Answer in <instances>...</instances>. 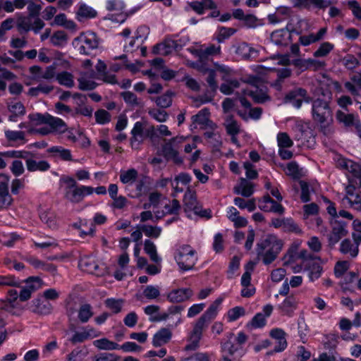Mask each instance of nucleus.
I'll list each match as a JSON object with an SVG mask.
<instances>
[{"mask_svg":"<svg viewBox=\"0 0 361 361\" xmlns=\"http://www.w3.org/2000/svg\"><path fill=\"white\" fill-rule=\"evenodd\" d=\"M283 246L282 240L275 235L269 234L257 243L256 252L259 258L262 257L263 263L268 265L277 258Z\"/></svg>","mask_w":361,"mask_h":361,"instance_id":"nucleus-1","label":"nucleus"},{"mask_svg":"<svg viewBox=\"0 0 361 361\" xmlns=\"http://www.w3.org/2000/svg\"><path fill=\"white\" fill-rule=\"evenodd\" d=\"M312 114L314 121L320 125L323 133L329 135L331 133L329 127L333 121V117L328 102L319 98L314 99Z\"/></svg>","mask_w":361,"mask_h":361,"instance_id":"nucleus-2","label":"nucleus"},{"mask_svg":"<svg viewBox=\"0 0 361 361\" xmlns=\"http://www.w3.org/2000/svg\"><path fill=\"white\" fill-rule=\"evenodd\" d=\"M63 182L66 185L64 188V198L71 203H79L85 195H91L94 192V188L90 186H78L76 180L72 177L63 178Z\"/></svg>","mask_w":361,"mask_h":361,"instance_id":"nucleus-3","label":"nucleus"},{"mask_svg":"<svg viewBox=\"0 0 361 361\" xmlns=\"http://www.w3.org/2000/svg\"><path fill=\"white\" fill-rule=\"evenodd\" d=\"M73 44L81 54L90 55L98 47L99 39L94 32H87L75 38Z\"/></svg>","mask_w":361,"mask_h":361,"instance_id":"nucleus-4","label":"nucleus"},{"mask_svg":"<svg viewBox=\"0 0 361 361\" xmlns=\"http://www.w3.org/2000/svg\"><path fill=\"white\" fill-rule=\"evenodd\" d=\"M195 253L189 245H183L177 250L175 259L181 270L188 271L193 268L197 262Z\"/></svg>","mask_w":361,"mask_h":361,"instance_id":"nucleus-5","label":"nucleus"},{"mask_svg":"<svg viewBox=\"0 0 361 361\" xmlns=\"http://www.w3.org/2000/svg\"><path fill=\"white\" fill-rule=\"evenodd\" d=\"M210 322L211 321L202 315L196 321L189 336L190 343L185 348L186 350H195L198 347L202 333Z\"/></svg>","mask_w":361,"mask_h":361,"instance_id":"nucleus-6","label":"nucleus"},{"mask_svg":"<svg viewBox=\"0 0 361 361\" xmlns=\"http://www.w3.org/2000/svg\"><path fill=\"white\" fill-rule=\"evenodd\" d=\"M34 17L27 16H23L19 14L17 18V28L19 32H27L32 30L35 34H37L44 26V23L39 18H36L32 23Z\"/></svg>","mask_w":361,"mask_h":361,"instance_id":"nucleus-7","label":"nucleus"},{"mask_svg":"<svg viewBox=\"0 0 361 361\" xmlns=\"http://www.w3.org/2000/svg\"><path fill=\"white\" fill-rule=\"evenodd\" d=\"M185 44V41L180 39L175 40L173 39H166L164 42L157 44L153 47V52L157 54L169 55L173 49L180 50Z\"/></svg>","mask_w":361,"mask_h":361,"instance_id":"nucleus-8","label":"nucleus"},{"mask_svg":"<svg viewBox=\"0 0 361 361\" xmlns=\"http://www.w3.org/2000/svg\"><path fill=\"white\" fill-rule=\"evenodd\" d=\"M293 32L299 34L295 29L288 25L286 29L274 31L271 35V40L276 45L287 46L292 41L291 34Z\"/></svg>","mask_w":361,"mask_h":361,"instance_id":"nucleus-9","label":"nucleus"},{"mask_svg":"<svg viewBox=\"0 0 361 361\" xmlns=\"http://www.w3.org/2000/svg\"><path fill=\"white\" fill-rule=\"evenodd\" d=\"M23 154V157L19 159L25 160L27 169L29 171L33 172L36 171H46L50 168L49 164L47 161H37L32 158V154L28 151L20 150Z\"/></svg>","mask_w":361,"mask_h":361,"instance_id":"nucleus-10","label":"nucleus"},{"mask_svg":"<svg viewBox=\"0 0 361 361\" xmlns=\"http://www.w3.org/2000/svg\"><path fill=\"white\" fill-rule=\"evenodd\" d=\"M332 231L329 235V243L331 245H334L341 238L346 235V224L337 219L331 221Z\"/></svg>","mask_w":361,"mask_h":361,"instance_id":"nucleus-11","label":"nucleus"},{"mask_svg":"<svg viewBox=\"0 0 361 361\" xmlns=\"http://www.w3.org/2000/svg\"><path fill=\"white\" fill-rule=\"evenodd\" d=\"M257 82V80H250L249 82L255 86V90H245L243 94L251 97L256 103L261 104L269 101L270 97L267 94V89L257 87L256 84Z\"/></svg>","mask_w":361,"mask_h":361,"instance_id":"nucleus-12","label":"nucleus"},{"mask_svg":"<svg viewBox=\"0 0 361 361\" xmlns=\"http://www.w3.org/2000/svg\"><path fill=\"white\" fill-rule=\"evenodd\" d=\"M183 206L185 212L192 211L196 214L201 212V207L199 206L195 192L191 191L189 188L184 195Z\"/></svg>","mask_w":361,"mask_h":361,"instance_id":"nucleus-13","label":"nucleus"},{"mask_svg":"<svg viewBox=\"0 0 361 361\" xmlns=\"http://www.w3.org/2000/svg\"><path fill=\"white\" fill-rule=\"evenodd\" d=\"M298 301L296 297L291 294L286 297L283 301L279 305L278 309L282 314L291 317L298 307Z\"/></svg>","mask_w":361,"mask_h":361,"instance_id":"nucleus-14","label":"nucleus"},{"mask_svg":"<svg viewBox=\"0 0 361 361\" xmlns=\"http://www.w3.org/2000/svg\"><path fill=\"white\" fill-rule=\"evenodd\" d=\"M193 295L190 288H179L171 290L167 295V299L173 303L183 302L189 300Z\"/></svg>","mask_w":361,"mask_h":361,"instance_id":"nucleus-15","label":"nucleus"},{"mask_svg":"<svg viewBox=\"0 0 361 361\" xmlns=\"http://www.w3.org/2000/svg\"><path fill=\"white\" fill-rule=\"evenodd\" d=\"M345 168L350 173L348 177L350 183H355L358 187L361 188V166L351 161H345Z\"/></svg>","mask_w":361,"mask_h":361,"instance_id":"nucleus-16","label":"nucleus"},{"mask_svg":"<svg viewBox=\"0 0 361 361\" xmlns=\"http://www.w3.org/2000/svg\"><path fill=\"white\" fill-rule=\"evenodd\" d=\"M173 334L169 328H161L152 338V345L157 348L167 344L171 340Z\"/></svg>","mask_w":361,"mask_h":361,"instance_id":"nucleus-17","label":"nucleus"},{"mask_svg":"<svg viewBox=\"0 0 361 361\" xmlns=\"http://www.w3.org/2000/svg\"><path fill=\"white\" fill-rule=\"evenodd\" d=\"M131 146L133 148H137L145 139L144 126L141 122L137 121L135 123L134 127L131 130Z\"/></svg>","mask_w":361,"mask_h":361,"instance_id":"nucleus-18","label":"nucleus"},{"mask_svg":"<svg viewBox=\"0 0 361 361\" xmlns=\"http://www.w3.org/2000/svg\"><path fill=\"white\" fill-rule=\"evenodd\" d=\"M79 265L84 271L91 274L99 276L102 274L97 262L90 257H85L80 260Z\"/></svg>","mask_w":361,"mask_h":361,"instance_id":"nucleus-19","label":"nucleus"},{"mask_svg":"<svg viewBox=\"0 0 361 361\" xmlns=\"http://www.w3.org/2000/svg\"><path fill=\"white\" fill-rule=\"evenodd\" d=\"M178 138L173 137L168 142L162 147V151L164 157L168 159H172L176 164H180L183 162L182 159L178 156V152L175 147L173 146V143L175 142Z\"/></svg>","mask_w":361,"mask_h":361,"instance_id":"nucleus-20","label":"nucleus"},{"mask_svg":"<svg viewBox=\"0 0 361 361\" xmlns=\"http://www.w3.org/2000/svg\"><path fill=\"white\" fill-rule=\"evenodd\" d=\"M326 27L321 28L317 34L310 33L307 35H301L299 37V43L304 47L309 46L311 44L317 42L324 39L326 34Z\"/></svg>","mask_w":361,"mask_h":361,"instance_id":"nucleus-21","label":"nucleus"},{"mask_svg":"<svg viewBox=\"0 0 361 361\" xmlns=\"http://www.w3.org/2000/svg\"><path fill=\"white\" fill-rule=\"evenodd\" d=\"M34 281L39 283L40 279L38 277L32 276L28 278L26 281L27 286L23 287L19 293V298L20 301L24 302L30 299L32 293L38 288V287H36V286L32 283Z\"/></svg>","mask_w":361,"mask_h":361,"instance_id":"nucleus-22","label":"nucleus"},{"mask_svg":"<svg viewBox=\"0 0 361 361\" xmlns=\"http://www.w3.org/2000/svg\"><path fill=\"white\" fill-rule=\"evenodd\" d=\"M32 302V310L35 313L47 314L51 311V305L49 302L43 300L42 298L34 299Z\"/></svg>","mask_w":361,"mask_h":361,"instance_id":"nucleus-23","label":"nucleus"},{"mask_svg":"<svg viewBox=\"0 0 361 361\" xmlns=\"http://www.w3.org/2000/svg\"><path fill=\"white\" fill-rule=\"evenodd\" d=\"M234 192L249 197L254 192V184L248 182L246 178H242L239 185L234 188Z\"/></svg>","mask_w":361,"mask_h":361,"instance_id":"nucleus-24","label":"nucleus"},{"mask_svg":"<svg viewBox=\"0 0 361 361\" xmlns=\"http://www.w3.org/2000/svg\"><path fill=\"white\" fill-rule=\"evenodd\" d=\"M8 111L11 113L9 121H16V118L25 114V108L20 102H11L8 103Z\"/></svg>","mask_w":361,"mask_h":361,"instance_id":"nucleus-25","label":"nucleus"},{"mask_svg":"<svg viewBox=\"0 0 361 361\" xmlns=\"http://www.w3.org/2000/svg\"><path fill=\"white\" fill-rule=\"evenodd\" d=\"M224 126L228 135H238L240 130V126L233 115L226 116Z\"/></svg>","mask_w":361,"mask_h":361,"instance_id":"nucleus-26","label":"nucleus"},{"mask_svg":"<svg viewBox=\"0 0 361 361\" xmlns=\"http://www.w3.org/2000/svg\"><path fill=\"white\" fill-rule=\"evenodd\" d=\"M336 118L339 123H343L346 128L350 126H355V128L358 120H355L353 114H345L341 110L336 111Z\"/></svg>","mask_w":361,"mask_h":361,"instance_id":"nucleus-27","label":"nucleus"},{"mask_svg":"<svg viewBox=\"0 0 361 361\" xmlns=\"http://www.w3.org/2000/svg\"><path fill=\"white\" fill-rule=\"evenodd\" d=\"M77 19L82 21L84 19L93 18L97 15V11L86 4H81L76 13Z\"/></svg>","mask_w":361,"mask_h":361,"instance_id":"nucleus-28","label":"nucleus"},{"mask_svg":"<svg viewBox=\"0 0 361 361\" xmlns=\"http://www.w3.org/2000/svg\"><path fill=\"white\" fill-rule=\"evenodd\" d=\"M5 137L8 142L13 143L18 142L19 145L25 144L27 141L25 132L20 130H6Z\"/></svg>","mask_w":361,"mask_h":361,"instance_id":"nucleus-29","label":"nucleus"},{"mask_svg":"<svg viewBox=\"0 0 361 361\" xmlns=\"http://www.w3.org/2000/svg\"><path fill=\"white\" fill-rule=\"evenodd\" d=\"M138 172L135 169H130L127 171H122L120 173V180L126 185H131L137 180Z\"/></svg>","mask_w":361,"mask_h":361,"instance_id":"nucleus-30","label":"nucleus"},{"mask_svg":"<svg viewBox=\"0 0 361 361\" xmlns=\"http://www.w3.org/2000/svg\"><path fill=\"white\" fill-rule=\"evenodd\" d=\"M48 126L51 128L52 133H63L67 130L66 123L61 118L50 116Z\"/></svg>","mask_w":361,"mask_h":361,"instance_id":"nucleus-31","label":"nucleus"},{"mask_svg":"<svg viewBox=\"0 0 361 361\" xmlns=\"http://www.w3.org/2000/svg\"><path fill=\"white\" fill-rule=\"evenodd\" d=\"M23 154L24 153H22L20 150H9L0 152V170L4 169L6 167V159H19L20 157H24Z\"/></svg>","mask_w":361,"mask_h":361,"instance_id":"nucleus-32","label":"nucleus"},{"mask_svg":"<svg viewBox=\"0 0 361 361\" xmlns=\"http://www.w3.org/2000/svg\"><path fill=\"white\" fill-rule=\"evenodd\" d=\"M49 153L58 156L63 161H72L71 150L65 149L61 146H53L47 149Z\"/></svg>","mask_w":361,"mask_h":361,"instance_id":"nucleus-33","label":"nucleus"},{"mask_svg":"<svg viewBox=\"0 0 361 361\" xmlns=\"http://www.w3.org/2000/svg\"><path fill=\"white\" fill-rule=\"evenodd\" d=\"M92 307L90 304L85 303L80 306L78 318L82 323H86L93 316Z\"/></svg>","mask_w":361,"mask_h":361,"instance_id":"nucleus-34","label":"nucleus"},{"mask_svg":"<svg viewBox=\"0 0 361 361\" xmlns=\"http://www.w3.org/2000/svg\"><path fill=\"white\" fill-rule=\"evenodd\" d=\"M93 345L99 350H113L119 349V345L106 338L95 340Z\"/></svg>","mask_w":361,"mask_h":361,"instance_id":"nucleus-35","label":"nucleus"},{"mask_svg":"<svg viewBox=\"0 0 361 361\" xmlns=\"http://www.w3.org/2000/svg\"><path fill=\"white\" fill-rule=\"evenodd\" d=\"M340 251L343 254H349L352 257H355L358 254V247L357 245H353L349 239H345L341 243Z\"/></svg>","mask_w":361,"mask_h":361,"instance_id":"nucleus-36","label":"nucleus"},{"mask_svg":"<svg viewBox=\"0 0 361 361\" xmlns=\"http://www.w3.org/2000/svg\"><path fill=\"white\" fill-rule=\"evenodd\" d=\"M144 250L152 261L156 263L160 262L161 258L158 256L156 246L152 241L146 240L144 243Z\"/></svg>","mask_w":361,"mask_h":361,"instance_id":"nucleus-37","label":"nucleus"},{"mask_svg":"<svg viewBox=\"0 0 361 361\" xmlns=\"http://www.w3.org/2000/svg\"><path fill=\"white\" fill-rule=\"evenodd\" d=\"M343 205H349L357 211H361V195L356 194L353 197H344L342 199Z\"/></svg>","mask_w":361,"mask_h":361,"instance_id":"nucleus-38","label":"nucleus"},{"mask_svg":"<svg viewBox=\"0 0 361 361\" xmlns=\"http://www.w3.org/2000/svg\"><path fill=\"white\" fill-rule=\"evenodd\" d=\"M222 298H217L202 314L209 321H212L216 316L218 312V307L222 302Z\"/></svg>","mask_w":361,"mask_h":361,"instance_id":"nucleus-39","label":"nucleus"},{"mask_svg":"<svg viewBox=\"0 0 361 361\" xmlns=\"http://www.w3.org/2000/svg\"><path fill=\"white\" fill-rule=\"evenodd\" d=\"M334 49V44L329 42H323L314 52L313 56L316 58L326 56Z\"/></svg>","mask_w":361,"mask_h":361,"instance_id":"nucleus-40","label":"nucleus"},{"mask_svg":"<svg viewBox=\"0 0 361 361\" xmlns=\"http://www.w3.org/2000/svg\"><path fill=\"white\" fill-rule=\"evenodd\" d=\"M172 94L171 92H166L163 95L157 97L154 101L157 105L162 109L169 107L172 104Z\"/></svg>","mask_w":361,"mask_h":361,"instance_id":"nucleus-41","label":"nucleus"},{"mask_svg":"<svg viewBox=\"0 0 361 361\" xmlns=\"http://www.w3.org/2000/svg\"><path fill=\"white\" fill-rule=\"evenodd\" d=\"M140 230L146 236L154 238H157L161 233V228L160 227L153 226L151 225H142L140 226Z\"/></svg>","mask_w":361,"mask_h":361,"instance_id":"nucleus-42","label":"nucleus"},{"mask_svg":"<svg viewBox=\"0 0 361 361\" xmlns=\"http://www.w3.org/2000/svg\"><path fill=\"white\" fill-rule=\"evenodd\" d=\"M87 355V351L84 349L75 348L66 357V361H82Z\"/></svg>","mask_w":361,"mask_h":361,"instance_id":"nucleus-43","label":"nucleus"},{"mask_svg":"<svg viewBox=\"0 0 361 361\" xmlns=\"http://www.w3.org/2000/svg\"><path fill=\"white\" fill-rule=\"evenodd\" d=\"M180 204L178 200L173 199L169 204H165L164 209L166 214L178 215L180 209Z\"/></svg>","mask_w":361,"mask_h":361,"instance_id":"nucleus-44","label":"nucleus"},{"mask_svg":"<svg viewBox=\"0 0 361 361\" xmlns=\"http://www.w3.org/2000/svg\"><path fill=\"white\" fill-rule=\"evenodd\" d=\"M123 302V300H116L114 298H109L105 301L106 306L112 310V312L115 314H117L121 311Z\"/></svg>","mask_w":361,"mask_h":361,"instance_id":"nucleus-45","label":"nucleus"},{"mask_svg":"<svg viewBox=\"0 0 361 361\" xmlns=\"http://www.w3.org/2000/svg\"><path fill=\"white\" fill-rule=\"evenodd\" d=\"M56 79L61 85L68 87H71L74 85L73 75L68 72L64 71L58 74Z\"/></svg>","mask_w":361,"mask_h":361,"instance_id":"nucleus-46","label":"nucleus"},{"mask_svg":"<svg viewBox=\"0 0 361 361\" xmlns=\"http://www.w3.org/2000/svg\"><path fill=\"white\" fill-rule=\"evenodd\" d=\"M67 42V35L64 31H57L51 37V42L55 46H63Z\"/></svg>","mask_w":361,"mask_h":361,"instance_id":"nucleus-47","label":"nucleus"},{"mask_svg":"<svg viewBox=\"0 0 361 361\" xmlns=\"http://www.w3.org/2000/svg\"><path fill=\"white\" fill-rule=\"evenodd\" d=\"M277 142L279 148H288L293 145V140L286 133H279L277 135Z\"/></svg>","mask_w":361,"mask_h":361,"instance_id":"nucleus-48","label":"nucleus"},{"mask_svg":"<svg viewBox=\"0 0 361 361\" xmlns=\"http://www.w3.org/2000/svg\"><path fill=\"white\" fill-rule=\"evenodd\" d=\"M121 96L126 103L131 106H142L141 102L138 99L137 96L132 92L127 91L121 93Z\"/></svg>","mask_w":361,"mask_h":361,"instance_id":"nucleus-49","label":"nucleus"},{"mask_svg":"<svg viewBox=\"0 0 361 361\" xmlns=\"http://www.w3.org/2000/svg\"><path fill=\"white\" fill-rule=\"evenodd\" d=\"M295 97H300L302 99V102L309 103L312 102V98L308 95L307 92L305 89L302 87L295 88L292 90V93L289 95V97L294 98Z\"/></svg>","mask_w":361,"mask_h":361,"instance_id":"nucleus-50","label":"nucleus"},{"mask_svg":"<svg viewBox=\"0 0 361 361\" xmlns=\"http://www.w3.org/2000/svg\"><path fill=\"white\" fill-rule=\"evenodd\" d=\"M9 169L13 175L16 177L21 176L25 172V168L23 162L18 159H16L12 161Z\"/></svg>","mask_w":361,"mask_h":361,"instance_id":"nucleus-51","label":"nucleus"},{"mask_svg":"<svg viewBox=\"0 0 361 361\" xmlns=\"http://www.w3.org/2000/svg\"><path fill=\"white\" fill-rule=\"evenodd\" d=\"M149 115L159 122H164L168 118L166 111L159 109H152L148 111Z\"/></svg>","mask_w":361,"mask_h":361,"instance_id":"nucleus-52","label":"nucleus"},{"mask_svg":"<svg viewBox=\"0 0 361 361\" xmlns=\"http://www.w3.org/2000/svg\"><path fill=\"white\" fill-rule=\"evenodd\" d=\"M255 264L252 262H249L246 266V271L241 278V285L243 287H248L251 281V272L254 269Z\"/></svg>","mask_w":361,"mask_h":361,"instance_id":"nucleus-53","label":"nucleus"},{"mask_svg":"<svg viewBox=\"0 0 361 361\" xmlns=\"http://www.w3.org/2000/svg\"><path fill=\"white\" fill-rule=\"evenodd\" d=\"M209 111L208 109H203L192 117V121L198 124H205L209 121Z\"/></svg>","mask_w":361,"mask_h":361,"instance_id":"nucleus-54","label":"nucleus"},{"mask_svg":"<svg viewBox=\"0 0 361 361\" xmlns=\"http://www.w3.org/2000/svg\"><path fill=\"white\" fill-rule=\"evenodd\" d=\"M245 310L243 307H235L228 312V319L229 322L237 320L239 317L245 315Z\"/></svg>","mask_w":361,"mask_h":361,"instance_id":"nucleus-55","label":"nucleus"},{"mask_svg":"<svg viewBox=\"0 0 361 361\" xmlns=\"http://www.w3.org/2000/svg\"><path fill=\"white\" fill-rule=\"evenodd\" d=\"M27 11L28 15L35 18H38L42 10L40 4H36L33 0H27Z\"/></svg>","mask_w":361,"mask_h":361,"instance_id":"nucleus-56","label":"nucleus"},{"mask_svg":"<svg viewBox=\"0 0 361 361\" xmlns=\"http://www.w3.org/2000/svg\"><path fill=\"white\" fill-rule=\"evenodd\" d=\"M202 72H204L205 73H208V76H207L206 80H207L208 85H209V87H211L212 90L213 92H215L218 87L217 83L216 81L215 71L212 70V69L204 68Z\"/></svg>","mask_w":361,"mask_h":361,"instance_id":"nucleus-57","label":"nucleus"},{"mask_svg":"<svg viewBox=\"0 0 361 361\" xmlns=\"http://www.w3.org/2000/svg\"><path fill=\"white\" fill-rule=\"evenodd\" d=\"M120 357L114 353H102L96 355L94 361H119Z\"/></svg>","mask_w":361,"mask_h":361,"instance_id":"nucleus-58","label":"nucleus"},{"mask_svg":"<svg viewBox=\"0 0 361 361\" xmlns=\"http://www.w3.org/2000/svg\"><path fill=\"white\" fill-rule=\"evenodd\" d=\"M78 81V88L81 90H92L97 87V83L94 81L87 80L85 78H80Z\"/></svg>","mask_w":361,"mask_h":361,"instance_id":"nucleus-59","label":"nucleus"},{"mask_svg":"<svg viewBox=\"0 0 361 361\" xmlns=\"http://www.w3.org/2000/svg\"><path fill=\"white\" fill-rule=\"evenodd\" d=\"M299 183L301 188V200L303 202H307L310 200V185L304 180H300Z\"/></svg>","mask_w":361,"mask_h":361,"instance_id":"nucleus-60","label":"nucleus"},{"mask_svg":"<svg viewBox=\"0 0 361 361\" xmlns=\"http://www.w3.org/2000/svg\"><path fill=\"white\" fill-rule=\"evenodd\" d=\"M266 324V319L262 313H257L252 319L248 325L253 328H262Z\"/></svg>","mask_w":361,"mask_h":361,"instance_id":"nucleus-61","label":"nucleus"},{"mask_svg":"<svg viewBox=\"0 0 361 361\" xmlns=\"http://www.w3.org/2000/svg\"><path fill=\"white\" fill-rule=\"evenodd\" d=\"M237 30L233 27H221L219 29V33L218 36V42H221L225 39H227L234 35L236 32Z\"/></svg>","mask_w":361,"mask_h":361,"instance_id":"nucleus-62","label":"nucleus"},{"mask_svg":"<svg viewBox=\"0 0 361 361\" xmlns=\"http://www.w3.org/2000/svg\"><path fill=\"white\" fill-rule=\"evenodd\" d=\"M143 295L149 300H154L160 295V291L157 287L147 286L143 291Z\"/></svg>","mask_w":361,"mask_h":361,"instance_id":"nucleus-63","label":"nucleus"},{"mask_svg":"<svg viewBox=\"0 0 361 361\" xmlns=\"http://www.w3.org/2000/svg\"><path fill=\"white\" fill-rule=\"evenodd\" d=\"M322 271V267L318 263H314L310 267L309 277L310 280L313 281L318 279L321 276Z\"/></svg>","mask_w":361,"mask_h":361,"instance_id":"nucleus-64","label":"nucleus"}]
</instances>
